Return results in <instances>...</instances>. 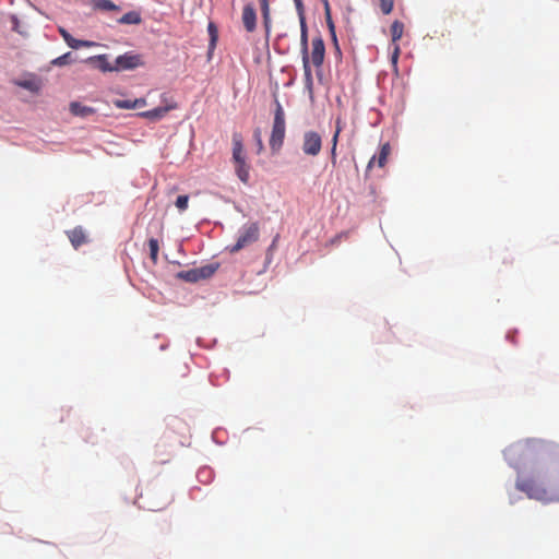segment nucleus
<instances>
[{"label": "nucleus", "instance_id": "nucleus-1", "mask_svg": "<svg viewBox=\"0 0 559 559\" xmlns=\"http://www.w3.org/2000/svg\"><path fill=\"white\" fill-rule=\"evenodd\" d=\"M516 489L531 499L542 502H559V467L546 479L522 478L516 479Z\"/></svg>", "mask_w": 559, "mask_h": 559}, {"label": "nucleus", "instance_id": "nucleus-2", "mask_svg": "<svg viewBox=\"0 0 559 559\" xmlns=\"http://www.w3.org/2000/svg\"><path fill=\"white\" fill-rule=\"evenodd\" d=\"M551 452L552 448L547 444H526L509 448V450L506 452V455L509 463L516 467V457L532 459L538 455H549Z\"/></svg>", "mask_w": 559, "mask_h": 559}, {"label": "nucleus", "instance_id": "nucleus-3", "mask_svg": "<svg viewBox=\"0 0 559 559\" xmlns=\"http://www.w3.org/2000/svg\"><path fill=\"white\" fill-rule=\"evenodd\" d=\"M143 507L151 511H159L168 507L171 502V495L160 487L146 488L144 493H141Z\"/></svg>", "mask_w": 559, "mask_h": 559}, {"label": "nucleus", "instance_id": "nucleus-4", "mask_svg": "<svg viewBox=\"0 0 559 559\" xmlns=\"http://www.w3.org/2000/svg\"><path fill=\"white\" fill-rule=\"evenodd\" d=\"M286 134V119L285 111L283 110L278 100H275V111H274V121L271 133V139H269V145L274 153L278 152L281 146L283 145V141L285 140Z\"/></svg>", "mask_w": 559, "mask_h": 559}, {"label": "nucleus", "instance_id": "nucleus-5", "mask_svg": "<svg viewBox=\"0 0 559 559\" xmlns=\"http://www.w3.org/2000/svg\"><path fill=\"white\" fill-rule=\"evenodd\" d=\"M259 238V225L257 222L245 224L239 233L236 243L227 247L230 254L238 253L243 248L257 242Z\"/></svg>", "mask_w": 559, "mask_h": 559}, {"label": "nucleus", "instance_id": "nucleus-6", "mask_svg": "<svg viewBox=\"0 0 559 559\" xmlns=\"http://www.w3.org/2000/svg\"><path fill=\"white\" fill-rule=\"evenodd\" d=\"M144 64L143 56L133 51L124 52L114 60V69H116V72L142 68Z\"/></svg>", "mask_w": 559, "mask_h": 559}, {"label": "nucleus", "instance_id": "nucleus-7", "mask_svg": "<svg viewBox=\"0 0 559 559\" xmlns=\"http://www.w3.org/2000/svg\"><path fill=\"white\" fill-rule=\"evenodd\" d=\"M302 153L308 156H317L322 150V136L314 131H308L302 135Z\"/></svg>", "mask_w": 559, "mask_h": 559}, {"label": "nucleus", "instance_id": "nucleus-8", "mask_svg": "<svg viewBox=\"0 0 559 559\" xmlns=\"http://www.w3.org/2000/svg\"><path fill=\"white\" fill-rule=\"evenodd\" d=\"M300 47L302 55V69L306 79L311 81L312 73L310 68L309 46H308V25L307 22L300 24Z\"/></svg>", "mask_w": 559, "mask_h": 559}, {"label": "nucleus", "instance_id": "nucleus-9", "mask_svg": "<svg viewBox=\"0 0 559 559\" xmlns=\"http://www.w3.org/2000/svg\"><path fill=\"white\" fill-rule=\"evenodd\" d=\"M177 108V102L170 100L166 102L165 105L159 106L153 110L138 112V116L148 121L157 122L160 119L165 118L169 111L175 110Z\"/></svg>", "mask_w": 559, "mask_h": 559}, {"label": "nucleus", "instance_id": "nucleus-10", "mask_svg": "<svg viewBox=\"0 0 559 559\" xmlns=\"http://www.w3.org/2000/svg\"><path fill=\"white\" fill-rule=\"evenodd\" d=\"M324 53L325 46L323 38L321 36L314 37L312 39L311 62L317 69L322 67L324 61Z\"/></svg>", "mask_w": 559, "mask_h": 559}, {"label": "nucleus", "instance_id": "nucleus-11", "mask_svg": "<svg viewBox=\"0 0 559 559\" xmlns=\"http://www.w3.org/2000/svg\"><path fill=\"white\" fill-rule=\"evenodd\" d=\"M241 21L247 32L252 33L255 29V12L251 3L243 5Z\"/></svg>", "mask_w": 559, "mask_h": 559}, {"label": "nucleus", "instance_id": "nucleus-12", "mask_svg": "<svg viewBox=\"0 0 559 559\" xmlns=\"http://www.w3.org/2000/svg\"><path fill=\"white\" fill-rule=\"evenodd\" d=\"M86 62L93 64L103 72H115L114 61L109 62L107 55H98L95 57H88Z\"/></svg>", "mask_w": 559, "mask_h": 559}, {"label": "nucleus", "instance_id": "nucleus-13", "mask_svg": "<svg viewBox=\"0 0 559 559\" xmlns=\"http://www.w3.org/2000/svg\"><path fill=\"white\" fill-rule=\"evenodd\" d=\"M59 33L62 36L64 43L68 44V46L73 49L81 48V47H94L96 45L94 41L75 39L63 27H59Z\"/></svg>", "mask_w": 559, "mask_h": 559}, {"label": "nucleus", "instance_id": "nucleus-14", "mask_svg": "<svg viewBox=\"0 0 559 559\" xmlns=\"http://www.w3.org/2000/svg\"><path fill=\"white\" fill-rule=\"evenodd\" d=\"M66 235H68L69 240L74 249H78L87 241L86 234L82 226H76L72 230L66 231Z\"/></svg>", "mask_w": 559, "mask_h": 559}, {"label": "nucleus", "instance_id": "nucleus-15", "mask_svg": "<svg viewBox=\"0 0 559 559\" xmlns=\"http://www.w3.org/2000/svg\"><path fill=\"white\" fill-rule=\"evenodd\" d=\"M390 154V145L388 143L382 144L380 153L378 156H372L368 166H367V173L374 166L378 165V167H384L386 164L388 156Z\"/></svg>", "mask_w": 559, "mask_h": 559}, {"label": "nucleus", "instance_id": "nucleus-16", "mask_svg": "<svg viewBox=\"0 0 559 559\" xmlns=\"http://www.w3.org/2000/svg\"><path fill=\"white\" fill-rule=\"evenodd\" d=\"M231 144H233V162L245 160L242 138H241L240 133H233Z\"/></svg>", "mask_w": 559, "mask_h": 559}, {"label": "nucleus", "instance_id": "nucleus-17", "mask_svg": "<svg viewBox=\"0 0 559 559\" xmlns=\"http://www.w3.org/2000/svg\"><path fill=\"white\" fill-rule=\"evenodd\" d=\"M70 112L73 116H79V117L85 118L90 115L95 114L96 111L94 108L85 106L80 102H72L70 104Z\"/></svg>", "mask_w": 559, "mask_h": 559}, {"label": "nucleus", "instance_id": "nucleus-18", "mask_svg": "<svg viewBox=\"0 0 559 559\" xmlns=\"http://www.w3.org/2000/svg\"><path fill=\"white\" fill-rule=\"evenodd\" d=\"M92 7L94 10L100 11V12H110V11L119 12L120 11V7L115 4L110 0H92Z\"/></svg>", "mask_w": 559, "mask_h": 559}, {"label": "nucleus", "instance_id": "nucleus-19", "mask_svg": "<svg viewBox=\"0 0 559 559\" xmlns=\"http://www.w3.org/2000/svg\"><path fill=\"white\" fill-rule=\"evenodd\" d=\"M118 23L121 25H139L142 23V15L138 11L127 12L121 15Z\"/></svg>", "mask_w": 559, "mask_h": 559}, {"label": "nucleus", "instance_id": "nucleus-20", "mask_svg": "<svg viewBox=\"0 0 559 559\" xmlns=\"http://www.w3.org/2000/svg\"><path fill=\"white\" fill-rule=\"evenodd\" d=\"M236 164V173L238 178L243 182H248L250 178L249 166L246 165L245 160L234 162Z\"/></svg>", "mask_w": 559, "mask_h": 559}, {"label": "nucleus", "instance_id": "nucleus-21", "mask_svg": "<svg viewBox=\"0 0 559 559\" xmlns=\"http://www.w3.org/2000/svg\"><path fill=\"white\" fill-rule=\"evenodd\" d=\"M392 40L395 44L403 37L404 34V24L400 21H394L391 26Z\"/></svg>", "mask_w": 559, "mask_h": 559}, {"label": "nucleus", "instance_id": "nucleus-22", "mask_svg": "<svg viewBox=\"0 0 559 559\" xmlns=\"http://www.w3.org/2000/svg\"><path fill=\"white\" fill-rule=\"evenodd\" d=\"M179 277L189 283H195L201 280L200 274L197 272L195 267L180 272Z\"/></svg>", "mask_w": 559, "mask_h": 559}, {"label": "nucleus", "instance_id": "nucleus-23", "mask_svg": "<svg viewBox=\"0 0 559 559\" xmlns=\"http://www.w3.org/2000/svg\"><path fill=\"white\" fill-rule=\"evenodd\" d=\"M195 269L197 272H199L201 280H204L215 274L217 270V264H206Z\"/></svg>", "mask_w": 559, "mask_h": 559}, {"label": "nucleus", "instance_id": "nucleus-24", "mask_svg": "<svg viewBox=\"0 0 559 559\" xmlns=\"http://www.w3.org/2000/svg\"><path fill=\"white\" fill-rule=\"evenodd\" d=\"M207 33L210 36L209 50L211 51L216 47V41H217V36H218L216 25L213 23H209L207 24Z\"/></svg>", "mask_w": 559, "mask_h": 559}, {"label": "nucleus", "instance_id": "nucleus-25", "mask_svg": "<svg viewBox=\"0 0 559 559\" xmlns=\"http://www.w3.org/2000/svg\"><path fill=\"white\" fill-rule=\"evenodd\" d=\"M148 251H151V259L154 264L157 263V255H158V241L155 238H151L147 241Z\"/></svg>", "mask_w": 559, "mask_h": 559}, {"label": "nucleus", "instance_id": "nucleus-26", "mask_svg": "<svg viewBox=\"0 0 559 559\" xmlns=\"http://www.w3.org/2000/svg\"><path fill=\"white\" fill-rule=\"evenodd\" d=\"M72 62V53L66 52L61 57H57L56 59H52L51 64L56 67H63L66 64H70Z\"/></svg>", "mask_w": 559, "mask_h": 559}, {"label": "nucleus", "instance_id": "nucleus-27", "mask_svg": "<svg viewBox=\"0 0 559 559\" xmlns=\"http://www.w3.org/2000/svg\"><path fill=\"white\" fill-rule=\"evenodd\" d=\"M253 139L257 145V154H261L264 150V144L262 141V133L260 129H255L253 132Z\"/></svg>", "mask_w": 559, "mask_h": 559}, {"label": "nucleus", "instance_id": "nucleus-28", "mask_svg": "<svg viewBox=\"0 0 559 559\" xmlns=\"http://www.w3.org/2000/svg\"><path fill=\"white\" fill-rule=\"evenodd\" d=\"M176 206L179 211H186L189 206V195H179L176 200Z\"/></svg>", "mask_w": 559, "mask_h": 559}, {"label": "nucleus", "instance_id": "nucleus-29", "mask_svg": "<svg viewBox=\"0 0 559 559\" xmlns=\"http://www.w3.org/2000/svg\"><path fill=\"white\" fill-rule=\"evenodd\" d=\"M381 11L384 14H390L394 8V0H380Z\"/></svg>", "mask_w": 559, "mask_h": 559}, {"label": "nucleus", "instance_id": "nucleus-30", "mask_svg": "<svg viewBox=\"0 0 559 559\" xmlns=\"http://www.w3.org/2000/svg\"><path fill=\"white\" fill-rule=\"evenodd\" d=\"M112 104L115 107L119 108V109H133V100H121V99H117V100H112Z\"/></svg>", "mask_w": 559, "mask_h": 559}, {"label": "nucleus", "instance_id": "nucleus-31", "mask_svg": "<svg viewBox=\"0 0 559 559\" xmlns=\"http://www.w3.org/2000/svg\"><path fill=\"white\" fill-rule=\"evenodd\" d=\"M324 16H325V23L328 25V28H330L333 39L336 43L335 25H334V22L332 19V13L324 14Z\"/></svg>", "mask_w": 559, "mask_h": 559}, {"label": "nucleus", "instance_id": "nucleus-32", "mask_svg": "<svg viewBox=\"0 0 559 559\" xmlns=\"http://www.w3.org/2000/svg\"><path fill=\"white\" fill-rule=\"evenodd\" d=\"M294 1L296 4L297 12H298L299 23L301 24L302 22H307V20L305 19L302 1L301 0H294Z\"/></svg>", "mask_w": 559, "mask_h": 559}, {"label": "nucleus", "instance_id": "nucleus-33", "mask_svg": "<svg viewBox=\"0 0 559 559\" xmlns=\"http://www.w3.org/2000/svg\"><path fill=\"white\" fill-rule=\"evenodd\" d=\"M261 11H262V16H263V25H264L265 32L267 34L269 29H270V23L272 22L270 20V11H269V9L261 10Z\"/></svg>", "mask_w": 559, "mask_h": 559}, {"label": "nucleus", "instance_id": "nucleus-34", "mask_svg": "<svg viewBox=\"0 0 559 559\" xmlns=\"http://www.w3.org/2000/svg\"><path fill=\"white\" fill-rule=\"evenodd\" d=\"M132 102H133V109L142 108L146 105V100L144 98H138Z\"/></svg>", "mask_w": 559, "mask_h": 559}, {"label": "nucleus", "instance_id": "nucleus-35", "mask_svg": "<svg viewBox=\"0 0 559 559\" xmlns=\"http://www.w3.org/2000/svg\"><path fill=\"white\" fill-rule=\"evenodd\" d=\"M399 56H400V47L397 45H395L393 53H392V62L394 66H396V63H397Z\"/></svg>", "mask_w": 559, "mask_h": 559}, {"label": "nucleus", "instance_id": "nucleus-36", "mask_svg": "<svg viewBox=\"0 0 559 559\" xmlns=\"http://www.w3.org/2000/svg\"><path fill=\"white\" fill-rule=\"evenodd\" d=\"M331 163H332L333 167L336 166V147H334V146H332V150H331Z\"/></svg>", "mask_w": 559, "mask_h": 559}, {"label": "nucleus", "instance_id": "nucleus-37", "mask_svg": "<svg viewBox=\"0 0 559 559\" xmlns=\"http://www.w3.org/2000/svg\"><path fill=\"white\" fill-rule=\"evenodd\" d=\"M322 2L324 7V14H332L331 4L328 2V0H322Z\"/></svg>", "mask_w": 559, "mask_h": 559}, {"label": "nucleus", "instance_id": "nucleus-38", "mask_svg": "<svg viewBox=\"0 0 559 559\" xmlns=\"http://www.w3.org/2000/svg\"><path fill=\"white\" fill-rule=\"evenodd\" d=\"M342 131V121L340 118L336 119V122H335V133L340 134Z\"/></svg>", "mask_w": 559, "mask_h": 559}, {"label": "nucleus", "instance_id": "nucleus-39", "mask_svg": "<svg viewBox=\"0 0 559 559\" xmlns=\"http://www.w3.org/2000/svg\"><path fill=\"white\" fill-rule=\"evenodd\" d=\"M338 135L340 133H334L332 138V146L336 147L338 143Z\"/></svg>", "mask_w": 559, "mask_h": 559}, {"label": "nucleus", "instance_id": "nucleus-40", "mask_svg": "<svg viewBox=\"0 0 559 559\" xmlns=\"http://www.w3.org/2000/svg\"><path fill=\"white\" fill-rule=\"evenodd\" d=\"M261 10L269 9V2L267 0H260Z\"/></svg>", "mask_w": 559, "mask_h": 559}, {"label": "nucleus", "instance_id": "nucleus-41", "mask_svg": "<svg viewBox=\"0 0 559 559\" xmlns=\"http://www.w3.org/2000/svg\"><path fill=\"white\" fill-rule=\"evenodd\" d=\"M276 241H277V236L274 238V240H273V242H272L271 247H269V251H272V250H274V249H275V247H276Z\"/></svg>", "mask_w": 559, "mask_h": 559}, {"label": "nucleus", "instance_id": "nucleus-42", "mask_svg": "<svg viewBox=\"0 0 559 559\" xmlns=\"http://www.w3.org/2000/svg\"><path fill=\"white\" fill-rule=\"evenodd\" d=\"M21 86H23L24 88H31L32 87L28 82L21 83Z\"/></svg>", "mask_w": 559, "mask_h": 559}]
</instances>
